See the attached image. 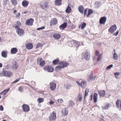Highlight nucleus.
Returning <instances> with one entry per match:
<instances>
[{"instance_id":"obj_33","label":"nucleus","mask_w":121,"mask_h":121,"mask_svg":"<svg viewBox=\"0 0 121 121\" xmlns=\"http://www.w3.org/2000/svg\"><path fill=\"white\" fill-rule=\"evenodd\" d=\"M71 11V7L69 6V5L67 8L65 10V12L68 13H70Z\"/></svg>"},{"instance_id":"obj_18","label":"nucleus","mask_w":121,"mask_h":121,"mask_svg":"<svg viewBox=\"0 0 121 121\" xmlns=\"http://www.w3.org/2000/svg\"><path fill=\"white\" fill-rule=\"evenodd\" d=\"M116 105L118 108H120V110H121V101L120 100H117L116 102Z\"/></svg>"},{"instance_id":"obj_39","label":"nucleus","mask_w":121,"mask_h":121,"mask_svg":"<svg viewBox=\"0 0 121 121\" xmlns=\"http://www.w3.org/2000/svg\"><path fill=\"white\" fill-rule=\"evenodd\" d=\"M44 100L43 98H39L37 99V101L39 103H40L43 102Z\"/></svg>"},{"instance_id":"obj_44","label":"nucleus","mask_w":121,"mask_h":121,"mask_svg":"<svg viewBox=\"0 0 121 121\" xmlns=\"http://www.w3.org/2000/svg\"><path fill=\"white\" fill-rule=\"evenodd\" d=\"M88 9L87 8H86L84 10L83 13H84V17L86 16V17H87V12Z\"/></svg>"},{"instance_id":"obj_20","label":"nucleus","mask_w":121,"mask_h":121,"mask_svg":"<svg viewBox=\"0 0 121 121\" xmlns=\"http://www.w3.org/2000/svg\"><path fill=\"white\" fill-rule=\"evenodd\" d=\"M21 23L19 21H17L16 22V24L13 26V27L15 28H19V27L21 26Z\"/></svg>"},{"instance_id":"obj_50","label":"nucleus","mask_w":121,"mask_h":121,"mask_svg":"<svg viewBox=\"0 0 121 121\" xmlns=\"http://www.w3.org/2000/svg\"><path fill=\"white\" fill-rule=\"evenodd\" d=\"M57 101L59 103H62L63 102V100L61 99H58Z\"/></svg>"},{"instance_id":"obj_54","label":"nucleus","mask_w":121,"mask_h":121,"mask_svg":"<svg viewBox=\"0 0 121 121\" xmlns=\"http://www.w3.org/2000/svg\"><path fill=\"white\" fill-rule=\"evenodd\" d=\"M99 53V52L97 50H96L95 52V55L96 56H98L99 55H98V54Z\"/></svg>"},{"instance_id":"obj_25","label":"nucleus","mask_w":121,"mask_h":121,"mask_svg":"<svg viewBox=\"0 0 121 121\" xmlns=\"http://www.w3.org/2000/svg\"><path fill=\"white\" fill-rule=\"evenodd\" d=\"M98 96V95L97 93H94L93 96V99L95 103H96L97 101V99Z\"/></svg>"},{"instance_id":"obj_5","label":"nucleus","mask_w":121,"mask_h":121,"mask_svg":"<svg viewBox=\"0 0 121 121\" xmlns=\"http://www.w3.org/2000/svg\"><path fill=\"white\" fill-rule=\"evenodd\" d=\"M56 113L53 111L49 117V120L50 121H54L56 118Z\"/></svg>"},{"instance_id":"obj_12","label":"nucleus","mask_w":121,"mask_h":121,"mask_svg":"<svg viewBox=\"0 0 121 121\" xmlns=\"http://www.w3.org/2000/svg\"><path fill=\"white\" fill-rule=\"evenodd\" d=\"M16 32L20 36H22L24 34V31L23 29L19 28L16 30Z\"/></svg>"},{"instance_id":"obj_48","label":"nucleus","mask_w":121,"mask_h":121,"mask_svg":"<svg viewBox=\"0 0 121 121\" xmlns=\"http://www.w3.org/2000/svg\"><path fill=\"white\" fill-rule=\"evenodd\" d=\"M21 78L19 77L16 80H15L13 83H15L17 82L18 81H19L20 79H21Z\"/></svg>"},{"instance_id":"obj_37","label":"nucleus","mask_w":121,"mask_h":121,"mask_svg":"<svg viewBox=\"0 0 121 121\" xmlns=\"http://www.w3.org/2000/svg\"><path fill=\"white\" fill-rule=\"evenodd\" d=\"M63 68L62 66L60 65H59L58 66H57L55 68V70L57 71H58L60 70L61 69Z\"/></svg>"},{"instance_id":"obj_2","label":"nucleus","mask_w":121,"mask_h":121,"mask_svg":"<svg viewBox=\"0 0 121 121\" xmlns=\"http://www.w3.org/2000/svg\"><path fill=\"white\" fill-rule=\"evenodd\" d=\"M79 81V82L78 81H76V83L78 86L83 88H85L86 86V82L85 80L84 79H81Z\"/></svg>"},{"instance_id":"obj_58","label":"nucleus","mask_w":121,"mask_h":121,"mask_svg":"<svg viewBox=\"0 0 121 121\" xmlns=\"http://www.w3.org/2000/svg\"><path fill=\"white\" fill-rule=\"evenodd\" d=\"M20 15V13H17L16 14V17H19Z\"/></svg>"},{"instance_id":"obj_10","label":"nucleus","mask_w":121,"mask_h":121,"mask_svg":"<svg viewBox=\"0 0 121 121\" xmlns=\"http://www.w3.org/2000/svg\"><path fill=\"white\" fill-rule=\"evenodd\" d=\"M117 26L115 24L111 26L108 29V31L112 33L117 29Z\"/></svg>"},{"instance_id":"obj_46","label":"nucleus","mask_w":121,"mask_h":121,"mask_svg":"<svg viewBox=\"0 0 121 121\" xmlns=\"http://www.w3.org/2000/svg\"><path fill=\"white\" fill-rule=\"evenodd\" d=\"M71 86L70 84H67L66 85V88L67 89H69L71 87Z\"/></svg>"},{"instance_id":"obj_38","label":"nucleus","mask_w":121,"mask_h":121,"mask_svg":"<svg viewBox=\"0 0 121 121\" xmlns=\"http://www.w3.org/2000/svg\"><path fill=\"white\" fill-rule=\"evenodd\" d=\"M11 2L12 4L14 6L16 5L17 3V0H11Z\"/></svg>"},{"instance_id":"obj_41","label":"nucleus","mask_w":121,"mask_h":121,"mask_svg":"<svg viewBox=\"0 0 121 121\" xmlns=\"http://www.w3.org/2000/svg\"><path fill=\"white\" fill-rule=\"evenodd\" d=\"M113 58L115 60H117L118 59L117 55L115 52H114L113 55Z\"/></svg>"},{"instance_id":"obj_43","label":"nucleus","mask_w":121,"mask_h":121,"mask_svg":"<svg viewBox=\"0 0 121 121\" xmlns=\"http://www.w3.org/2000/svg\"><path fill=\"white\" fill-rule=\"evenodd\" d=\"M69 104L70 106H72L74 104V103L72 100L69 101Z\"/></svg>"},{"instance_id":"obj_28","label":"nucleus","mask_w":121,"mask_h":121,"mask_svg":"<svg viewBox=\"0 0 121 121\" xmlns=\"http://www.w3.org/2000/svg\"><path fill=\"white\" fill-rule=\"evenodd\" d=\"M61 112L62 114L64 116H66L68 114L67 110L65 108L62 110Z\"/></svg>"},{"instance_id":"obj_3","label":"nucleus","mask_w":121,"mask_h":121,"mask_svg":"<svg viewBox=\"0 0 121 121\" xmlns=\"http://www.w3.org/2000/svg\"><path fill=\"white\" fill-rule=\"evenodd\" d=\"M82 59H84L86 61L89 60L90 58V52L88 51H86L85 52L82 53Z\"/></svg>"},{"instance_id":"obj_24","label":"nucleus","mask_w":121,"mask_h":121,"mask_svg":"<svg viewBox=\"0 0 121 121\" xmlns=\"http://www.w3.org/2000/svg\"><path fill=\"white\" fill-rule=\"evenodd\" d=\"M67 26V23L66 22H65L59 26L60 29H63L65 28Z\"/></svg>"},{"instance_id":"obj_63","label":"nucleus","mask_w":121,"mask_h":121,"mask_svg":"<svg viewBox=\"0 0 121 121\" xmlns=\"http://www.w3.org/2000/svg\"><path fill=\"white\" fill-rule=\"evenodd\" d=\"M43 92H44V91H40L39 92V93L41 94H43Z\"/></svg>"},{"instance_id":"obj_55","label":"nucleus","mask_w":121,"mask_h":121,"mask_svg":"<svg viewBox=\"0 0 121 121\" xmlns=\"http://www.w3.org/2000/svg\"><path fill=\"white\" fill-rule=\"evenodd\" d=\"M4 108L2 105L0 106V111H2L3 110Z\"/></svg>"},{"instance_id":"obj_61","label":"nucleus","mask_w":121,"mask_h":121,"mask_svg":"<svg viewBox=\"0 0 121 121\" xmlns=\"http://www.w3.org/2000/svg\"><path fill=\"white\" fill-rule=\"evenodd\" d=\"M2 64L1 63H0V68L2 67Z\"/></svg>"},{"instance_id":"obj_49","label":"nucleus","mask_w":121,"mask_h":121,"mask_svg":"<svg viewBox=\"0 0 121 121\" xmlns=\"http://www.w3.org/2000/svg\"><path fill=\"white\" fill-rule=\"evenodd\" d=\"M9 0H4L3 4L5 5H6L8 2Z\"/></svg>"},{"instance_id":"obj_17","label":"nucleus","mask_w":121,"mask_h":121,"mask_svg":"<svg viewBox=\"0 0 121 121\" xmlns=\"http://www.w3.org/2000/svg\"><path fill=\"white\" fill-rule=\"evenodd\" d=\"M26 48L29 50H30L33 48V45L31 43H26Z\"/></svg>"},{"instance_id":"obj_51","label":"nucleus","mask_w":121,"mask_h":121,"mask_svg":"<svg viewBox=\"0 0 121 121\" xmlns=\"http://www.w3.org/2000/svg\"><path fill=\"white\" fill-rule=\"evenodd\" d=\"M112 65H111L109 66H108L106 68L107 69H110L111 68H112L113 66Z\"/></svg>"},{"instance_id":"obj_56","label":"nucleus","mask_w":121,"mask_h":121,"mask_svg":"<svg viewBox=\"0 0 121 121\" xmlns=\"http://www.w3.org/2000/svg\"><path fill=\"white\" fill-rule=\"evenodd\" d=\"M119 32V31H117V32L113 34V35H115V36H117L118 33Z\"/></svg>"},{"instance_id":"obj_9","label":"nucleus","mask_w":121,"mask_h":121,"mask_svg":"<svg viewBox=\"0 0 121 121\" xmlns=\"http://www.w3.org/2000/svg\"><path fill=\"white\" fill-rule=\"evenodd\" d=\"M42 59L41 58H39L37 59V62L38 64H39V65L41 66H44L45 63L44 61H42Z\"/></svg>"},{"instance_id":"obj_64","label":"nucleus","mask_w":121,"mask_h":121,"mask_svg":"<svg viewBox=\"0 0 121 121\" xmlns=\"http://www.w3.org/2000/svg\"><path fill=\"white\" fill-rule=\"evenodd\" d=\"M17 12V11L16 10H14L13 11L14 13H16Z\"/></svg>"},{"instance_id":"obj_47","label":"nucleus","mask_w":121,"mask_h":121,"mask_svg":"<svg viewBox=\"0 0 121 121\" xmlns=\"http://www.w3.org/2000/svg\"><path fill=\"white\" fill-rule=\"evenodd\" d=\"M102 54H101L99 55H98V57L97 59V61H98L101 58Z\"/></svg>"},{"instance_id":"obj_11","label":"nucleus","mask_w":121,"mask_h":121,"mask_svg":"<svg viewBox=\"0 0 121 121\" xmlns=\"http://www.w3.org/2000/svg\"><path fill=\"white\" fill-rule=\"evenodd\" d=\"M107 20V18L105 17H101L100 19L99 22L101 24L104 25Z\"/></svg>"},{"instance_id":"obj_45","label":"nucleus","mask_w":121,"mask_h":121,"mask_svg":"<svg viewBox=\"0 0 121 121\" xmlns=\"http://www.w3.org/2000/svg\"><path fill=\"white\" fill-rule=\"evenodd\" d=\"M23 86H20L18 88V90L21 92L23 91Z\"/></svg>"},{"instance_id":"obj_26","label":"nucleus","mask_w":121,"mask_h":121,"mask_svg":"<svg viewBox=\"0 0 121 121\" xmlns=\"http://www.w3.org/2000/svg\"><path fill=\"white\" fill-rule=\"evenodd\" d=\"M86 26V24L85 22H82L81 24L79 25V27L80 28L82 29H84Z\"/></svg>"},{"instance_id":"obj_35","label":"nucleus","mask_w":121,"mask_h":121,"mask_svg":"<svg viewBox=\"0 0 121 121\" xmlns=\"http://www.w3.org/2000/svg\"><path fill=\"white\" fill-rule=\"evenodd\" d=\"M82 99V95H79L77 97V100L78 101H81Z\"/></svg>"},{"instance_id":"obj_32","label":"nucleus","mask_w":121,"mask_h":121,"mask_svg":"<svg viewBox=\"0 0 121 121\" xmlns=\"http://www.w3.org/2000/svg\"><path fill=\"white\" fill-rule=\"evenodd\" d=\"M93 78V74L92 73H90L88 76V81H91Z\"/></svg>"},{"instance_id":"obj_29","label":"nucleus","mask_w":121,"mask_h":121,"mask_svg":"<svg viewBox=\"0 0 121 121\" xmlns=\"http://www.w3.org/2000/svg\"><path fill=\"white\" fill-rule=\"evenodd\" d=\"M7 52L6 51H3L1 53L2 56L4 57H6L7 56Z\"/></svg>"},{"instance_id":"obj_60","label":"nucleus","mask_w":121,"mask_h":121,"mask_svg":"<svg viewBox=\"0 0 121 121\" xmlns=\"http://www.w3.org/2000/svg\"><path fill=\"white\" fill-rule=\"evenodd\" d=\"M90 97L91 98V100H92L93 98V96L92 95H91L90 96Z\"/></svg>"},{"instance_id":"obj_34","label":"nucleus","mask_w":121,"mask_h":121,"mask_svg":"<svg viewBox=\"0 0 121 121\" xmlns=\"http://www.w3.org/2000/svg\"><path fill=\"white\" fill-rule=\"evenodd\" d=\"M89 92V89H86L85 91V95L84 97V99L85 100L86 99V97L87 96Z\"/></svg>"},{"instance_id":"obj_7","label":"nucleus","mask_w":121,"mask_h":121,"mask_svg":"<svg viewBox=\"0 0 121 121\" xmlns=\"http://www.w3.org/2000/svg\"><path fill=\"white\" fill-rule=\"evenodd\" d=\"M22 110L25 112H28L30 110L29 106L26 104H23L22 106Z\"/></svg>"},{"instance_id":"obj_52","label":"nucleus","mask_w":121,"mask_h":121,"mask_svg":"<svg viewBox=\"0 0 121 121\" xmlns=\"http://www.w3.org/2000/svg\"><path fill=\"white\" fill-rule=\"evenodd\" d=\"M120 74V73L119 72H116L114 73L115 75V77L116 78H117V76H118Z\"/></svg>"},{"instance_id":"obj_1","label":"nucleus","mask_w":121,"mask_h":121,"mask_svg":"<svg viewBox=\"0 0 121 121\" xmlns=\"http://www.w3.org/2000/svg\"><path fill=\"white\" fill-rule=\"evenodd\" d=\"M12 73L11 72L5 70L4 69H3V70L0 73V76L6 77H11L12 76Z\"/></svg>"},{"instance_id":"obj_16","label":"nucleus","mask_w":121,"mask_h":121,"mask_svg":"<svg viewBox=\"0 0 121 121\" xmlns=\"http://www.w3.org/2000/svg\"><path fill=\"white\" fill-rule=\"evenodd\" d=\"M59 64L62 68H64L67 66L68 65V63L66 62L63 61H61L59 63Z\"/></svg>"},{"instance_id":"obj_4","label":"nucleus","mask_w":121,"mask_h":121,"mask_svg":"<svg viewBox=\"0 0 121 121\" xmlns=\"http://www.w3.org/2000/svg\"><path fill=\"white\" fill-rule=\"evenodd\" d=\"M40 5L41 8L45 10L49 8V5L47 2L46 1H43L40 3Z\"/></svg>"},{"instance_id":"obj_57","label":"nucleus","mask_w":121,"mask_h":121,"mask_svg":"<svg viewBox=\"0 0 121 121\" xmlns=\"http://www.w3.org/2000/svg\"><path fill=\"white\" fill-rule=\"evenodd\" d=\"M41 44L40 43H38L37 44V48H39Z\"/></svg>"},{"instance_id":"obj_53","label":"nucleus","mask_w":121,"mask_h":121,"mask_svg":"<svg viewBox=\"0 0 121 121\" xmlns=\"http://www.w3.org/2000/svg\"><path fill=\"white\" fill-rule=\"evenodd\" d=\"M45 28V27L44 26H43L42 27H39L37 29V30H42L43 29H44Z\"/></svg>"},{"instance_id":"obj_8","label":"nucleus","mask_w":121,"mask_h":121,"mask_svg":"<svg viewBox=\"0 0 121 121\" xmlns=\"http://www.w3.org/2000/svg\"><path fill=\"white\" fill-rule=\"evenodd\" d=\"M44 70L48 72H52L54 70L53 68L51 66H45L44 68Z\"/></svg>"},{"instance_id":"obj_6","label":"nucleus","mask_w":121,"mask_h":121,"mask_svg":"<svg viewBox=\"0 0 121 121\" xmlns=\"http://www.w3.org/2000/svg\"><path fill=\"white\" fill-rule=\"evenodd\" d=\"M34 22V20L32 18H30L26 20V21L25 24L28 26H31L33 25Z\"/></svg>"},{"instance_id":"obj_14","label":"nucleus","mask_w":121,"mask_h":121,"mask_svg":"<svg viewBox=\"0 0 121 121\" xmlns=\"http://www.w3.org/2000/svg\"><path fill=\"white\" fill-rule=\"evenodd\" d=\"M50 88L51 90L54 91L56 87V84L53 82H50Z\"/></svg>"},{"instance_id":"obj_23","label":"nucleus","mask_w":121,"mask_h":121,"mask_svg":"<svg viewBox=\"0 0 121 121\" xmlns=\"http://www.w3.org/2000/svg\"><path fill=\"white\" fill-rule=\"evenodd\" d=\"M18 51V50L16 48H13L11 50V53L12 54H15Z\"/></svg>"},{"instance_id":"obj_62","label":"nucleus","mask_w":121,"mask_h":121,"mask_svg":"<svg viewBox=\"0 0 121 121\" xmlns=\"http://www.w3.org/2000/svg\"><path fill=\"white\" fill-rule=\"evenodd\" d=\"M75 28V27H74L72 26L71 27V29L72 30L73 29H74Z\"/></svg>"},{"instance_id":"obj_27","label":"nucleus","mask_w":121,"mask_h":121,"mask_svg":"<svg viewBox=\"0 0 121 121\" xmlns=\"http://www.w3.org/2000/svg\"><path fill=\"white\" fill-rule=\"evenodd\" d=\"M18 66V64H17L16 61H15L13 62L12 66L13 69H14L15 70L16 69H17Z\"/></svg>"},{"instance_id":"obj_59","label":"nucleus","mask_w":121,"mask_h":121,"mask_svg":"<svg viewBox=\"0 0 121 121\" xmlns=\"http://www.w3.org/2000/svg\"><path fill=\"white\" fill-rule=\"evenodd\" d=\"M54 103V102L52 101V100H51L50 102H49V104H53Z\"/></svg>"},{"instance_id":"obj_36","label":"nucleus","mask_w":121,"mask_h":121,"mask_svg":"<svg viewBox=\"0 0 121 121\" xmlns=\"http://www.w3.org/2000/svg\"><path fill=\"white\" fill-rule=\"evenodd\" d=\"M59 62V60L58 59H57L52 61V63L53 64L55 65L57 64Z\"/></svg>"},{"instance_id":"obj_31","label":"nucleus","mask_w":121,"mask_h":121,"mask_svg":"<svg viewBox=\"0 0 121 121\" xmlns=\"http://www.w3.org/2000/svg\"><path fill=\"white\" fill-rule=\"evenodd\" d=\"M88 14L87 15V17H89L90 15L93 13V11L92 9H88Z\"/></svg>"},{"instance_id":"obj_21","label":"nucleus","mask_w":121,"mask_h":121,"mask_svg":"<svg viewBox=\"0 0 121 121\" xmlns=\"http://www.w3.org/2000/svg\"><path fill=\"white\" fill-rule=\"evenodd\" d=\"M53 36L56 39H59L61 37V35L58 33H56L53 35Z\"/></svg>"},{"instance_id":"obj_19","label":"nucleus","mask_w":121,"mask_h":121,"mask_svg":"<svg viewBox=\"0 0 121 121\" xmlns=\"http://www.w3.org/2000/svg\"><path fill=\"white\" fill-rule=\"evenodd\" d=\"M79 11L82 14H83L84 9V7L80 5L79 6L78 8Z\"/></svg>"},{"instance_id":"obj_40","label":"nucleus","mask_w":121,"mask_h":121,"mask_svg":"<svg viewBox=\"0 0 121 121\" xmlns=\"http://www.w3.org/2000/svg\"><path fill=\"white\" fill-rule=\"evenodd\" d=\"M110 106L109 104H107L105 105L103 107V108L104 110L108 109Z\"/></svg>"},{"instance_id":"obj_15","label":"nucleus","mask_w":121,"mask_h":121,"mask_svg":"<svg viewBox=\"0 0 121 121\" xmlns=\"http://www.w3.org/2000/svg\"><path fill=\"white\" fill-rule=\"evenodd\" d=\"M98 93L99 95L101 97H104L106 95V92L104 90L98 91Z\"/></svg>"},{"instance_id":"obj_42","label":"nucleus","mask_w":121,"mask_h":121,"mask_svg":"<svg viewBox=\"0 0 121 121\" xmlns=\"http://www.w3.org/2000/svg\"><path fill=\"white\" fill-rule=\"evenodd\" d=\"M9 90V88L7 90L5 89L4 91L1 92V93H0V94H1L4 93V95H5L7 93V92Z\"/></svg>"},{"instance_id":"obj_22","label":"nucleus","mask_w":121,"mask_h":121,"mask_svg":"<svg viewBox=\"0 0 121 121\" xmlns=\"http://www.w3.org/2000/svg\"><path fill=\"white\" fill-rule=\"evenodd\" d=\"M29 2L26 0L23 1L22 2V6L24 7H27L29 4Z\"/></svg>"},{"instance_id":"obj_13","label":"nucleus","mask_w":121,"mask_h":121,"mask_svg":"<svg viewBox=\"0 0 121 121\" xmlns=\"http://www.w3.org/2000/svg\"><path fill=\"white\" fill-rule=\"evenodd\" d=\"M57 20L56 18H53L50 22V25L52 26L56 24L57 23Z\"/></svg>"},{"instance_id":"obj_30","label":"nucleus","mask_w":121,"mask_h":121,"mask_svg":"<svg viewBox=\"0 0 121 121\" xmlns=\"http://www.w3.org/2000/svg\"><path fill=\"white\" fill-rule=\"evenodd\" d=\"M62 0H56L55 1V5H60L61 4Z\"/></svg>"}]
</instances>
